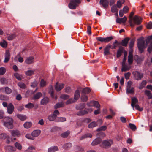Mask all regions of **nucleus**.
Segmentation results:
<instances>
[{"label":"nucleus","instance_id":"obj_48","mask_svg":"<svg viewBox=\"0 0 152 152\" xmlns=\"http://www.w3.org/2000/svg\"><path fill=\"white\" fill-rule=\"evenodd\" d=\"M72 145L70 143H67L66 144H65L63 148L65 149H67L72 147Z\"/></svg>","mask_w":152,"mask_h":152},{"label":"nucleus","instance_id":"obj_5","mask_svg":"<svg viewBox=\"0 0 152 152\" xmlns=\"http://www.w3.org/2000/svg\"><path fill=\"white\" fill-rule=\"evenodd\" d=\"M113 143L112 140H104L102 143V147L105 148H108L110 147L111 144Z\"/></svg>","mask_w":152,"mask_h":152},{"label":"nucleus","instance_id":"obj_18","mask_svg":"<svg viewBox=\"0 0 152 152\" xmlns=\"http://www.w3.org/2000/svg\"><path fill=\"white\" fill-rule=\"evenodd\" d=\"M34 61V58L32 56L27 57L25 61L26 64H28L33 63Z\"/></svg>","mask_w":152,"mask_h":152},{"label":"nucleus","instance_id":"obj_13","mask_svg":"<svg viewBox=\"0 0 152 152\" xmlns=\"http://www.w3.org/2000/svg\"><path fill=\"white\" fill-rule=\"evenodd\" d=\"M14 107L13 104L11 103H10L7 106V112L8 113L11 114L12 113L14 110Z\"/></svg>","mask_w":152,"mask_h":152},{"label":"nucleus","instance_id":"obj_47","mask_svg":"<svg viewBox=\"0 0 152 152\" xmlns=\"http://www.w3.org/2000/svg\"><path fill=\"white\" fill-rule=\"evenodd\" d=\"M66 121V118L64 117H58L56 120L55 121L57 122H64Z\"/></svg>","mask_w":152,"mask_h":152},{"label":"nucleus","instance_id":"obj_35","mask_svg":"<svg viewBox=\"0 0 152 152\" xmlns=\"http://www.w3.org/2000/svg\"><path fill=\"white\" fill-rule=\"evenodd\" d=\"M42 96V94L40 92H38L34 95L33 98L35 99H39Z\"/></svg>","mask_w":152,"mask_h":152},{"label":"nucleus","instance_id":"obj_9","mask_svg":"<svg viewBox=\"0 0 152 152\" xmlns=\"http://www.w3.org/2000/svg\"><path fill=\"white\" fill-rule=\"evenodd\" d=\"M87 105L88 106H94L97 108L100 107V104L99 102L95 101H91L87 103Z\"/></svg>","mask_w":152,"mask_h":152},{"label":"nucleus","instance_id":"obj_39","mask_svg":"<svg viewBox=\"0 0 152 152\" xmlns=\"http://www.w3.org/2000/svg\"><path fill=\"white\" fill-rule=\"evenodd\" d=\"M146 83L147 82L145 80H143L140 84V85L139 87V88L140 89H142L143 88L145 87L146 85Z\"/></svg>","mask_w":152,"mask_h":152},{"label":"nucleus","instance_id":"obj_2","mask_svg":"<svg viewBox=\"0 0 152 152\" xmlns=\"http://www.w3.org/2000/svg\"><path fill=\"white\" fill-rule=\"evenodd\" d=\"M145 42L143 39L141 38L138 39L137 47L140 53H142L144 52L145 47Z\"/></svg>","mask_w":152,"mask_h":152},{"label":"nucleus","instance_id":"obj_54","mask_svg":"<svg viewBox=\"0 0 152 152\" xmlns=\"http://www.w3.org/2000/svg\"><path fill=\"white\" fill-rule=\"evenodd\" d=\"M15 77L18 80H21L22 76L18 73H15L14 74Z\"/></svg>","mask_w":152,"mask_h":152},{"label":"nucleus","instance_id":"obj_20","mask_svg":"<svg viewBox=\"0 0 152 152\" xmlns=\"http://www.w3.org/2000/svg\"><path fill=\"white\" fill-rule=\"evenodd\" d=\"M127 20L126 17L124 16L122 18H117L116 20L117 23L121 24V23H125Z\"/></svg>","mask_w":152,"mask_h":152},{"label":"nucleus","instance_id":"obj_19","mask_svg":"<svg viewBox=\"0 0 152 152\" xmlns=\"http://www.w3.org/2000/svg\"><path fill=\"white\" fill-rule=\"evenodd\" d=\"M130 67L128 65L126 64V63H122V68L121 71L122 72H126L129 70Z\"/></svg>","mask_w":152,"mask_h":152},{"label":"nucleus","instance_id":"obj_16","mask_svg":"<svg viewBox=\"0 0 152 152\" xmlns=\"http://www.w3.org/2000/svg\"><path fill=\"white\" fill-rule=\"evenodd\" d=\"M10 57V53L9 50H7L5 52V59L4 61V63H7L9 60Z\"/></svg>","mask_w":152,"mask_h":152},{"label":"nucleus","instance_id":"obj_17","mask_svg":"<svg viewBox=\"0 0 152 152\" xmlns=\"http://www.w3.org/2000/svg\"><path fill=\"white\" fill-rule=\"evenodd\" d=\"M134 13L133 12H132L129 15V22L130 26L132 27L134 26V24L132 23V17L134 15Z\"/></svg>","mask_w":152,"mask_h":152},{"label":"nucleus","instance_id":"obj_57","mask_svg":"<svg viewBox=\"0 0 152 152\" xmlns=\"http://www.w3.org/2000/svg\"><path fill=\"white\" fill-rule=\"evenodd\" d=\"M127 52L126 51H124V58L123 59L122 63L124 64V63H126V62L127 59Z\"/></svg>","mask_w":152,"mask_h":152},{"label":"nucleus","instance_id":"obj_4","mask_svg":"<svg viewBox=\"0 0 152 152\" xmlns=\"http://www.w3.org/2000/svg\"><path fill=\"white\" fill-rule=\"evenodd\" d=\"M96 40L98 41L104 43H108L113 39L112 37L110 36L106 38L101 37H97L96 38Z\"/></svg>","mask_w":152,"mask_h":152},{"label":"nucleus","instance_id":"obj_24","mask_svg":"<svg viewBox=\"0 0 152 152\" xmlns=\"http://www.w3.org/2000/svg\"><path fill=\"white\" fill-rule=\"evenodd\" d=\"M5 149L6 150L11 152H13L15 151V148L12 146L7 145L5 147Z\"/></svg>","mask_w":152,"mask_h":152},{"label":"nucleus","instance_id":"obj_31","mask_svg":"<svg viewBox=\"0 0 152 152\" xmlns=\"http://www.w3.org/2000/svg\"><path fill=\"white\" fill-rule=\"evenodd\" d=\"M32 124L31 122H26L23 124L24 128L28 129L31 127Z\"/></svg>","mask_w":152,"mask_h":152},{"label":"nucleus","instance_id":"obj_43","mask_svg":"<svg viewBox=\"0 0 152 152\" xmlns=\"http://www.w3.org/2000/svg\"><path fill=\"white\" fill-rule=\"evenodd\" d=\"M70 134V132L69 131H67L66 132H64L62 133L61 135V136L63 138H65L67 137Z\"/></svg>","mask_w":152,"mask_h":152},{"label":"nucleus","instance_id":"obj_32","mask_svg":"<svg viewBox=\"0 0 152 152\" xmlns=\"http://www.w3.org/2000/svg\"><path fill=\"white\" fill-rule=\"evenodd\" d=\"M97 126V123L95 121H93L91 123L88 125V127L89 128H92L96 126Z\"/></svg>","mask_w":152,"mask_h":152},{"label":"nucleus","instance_id":"obj_53","mask_svg":"<svg viewBox=\"0 0 152 152\" xmlns=\"http://www.w3.org/2000/svg\"><path fill=\"white\" fill-rule=\"evenodd\" d=\"M129 126L130 128L132 131H135L136 129V127L135 125L131 123L129 124Z\"/></svg>","mask_w":152,"mask_h":152},{"label":"nucleus","instance_id":"obj_26","mask_svg":"<svg viewBox=\"0 0 152 152\" xmlns=\"http://www.w3.org/2000/svg\"><path fill=\"white\" fill-rule=\"evenodd\" d=\"M80 96V94L78 90H76L75 93L74 95V100L76 101L77 100Z\"/></svg>","mask_w":152,"mask_h":152},{"label":"nucleus","instance_id":"obj_64","mask_svg":"<svg viewBox=\"0 0 152 152\" xmlns=\"http://www.w3.org/2000/svg\"><path fill=\"white\" fill-rule=\"evenodd\" d=\"M147 51L149 53H151L152 51V41H151L150 44L149 45Z\"/></svg>","mask_w":152,"mask_h":152},{"label":"nucleus","instance_id":"obj_1","mask_svg":"<svg viewBox=\"0 0 152 152\" xmlns=\"http://www.w3.org/2000/svg\"><path fill=\"white\" fill-rule=\"evenodd\" d=\"M2 121L4 123V125L5 127L9 129L13 128V119L12 118L9 117H5L3 118Z\"/></svg>","mask_w":152,"mask_h":152},{"label":"nucleus","instance_id":"obj_34","mask_svg":"<svg viewBox=\"0 0 152 152\" xmlns=\"http://www.w3.org/2000/svg\"><path fill=\"white\" fill-rule=\"evenodd\" d=\"M35 70H28L25 72V74L27 76H31L34 73Z\"/></svg>","mask_w":152,"mask_h":152},{"label":"nucleus","instance_id":"obj_12","mask_svg":"<svg viewBox=\"0 0 152 152\" xmlns=\"http://www.w3.org/2000/svg\"><path fill=\"white\" fill-rule=\"evenodd\" d=\"M99 3L104 8H107L109 5V1L108 0H100Z\"/></svg>","mask_w":152,"mask_h":152},{"label":"nucleus","instance_id":"obj_27","mask_svg":"<svg viewBox=\"0 0 152 152\" xmlns=\"http://www.w3.org/2000/svg\"><path fill=\"white\" fill-rule=\"evenodd\" d=\"M58 150V148L57 146H52L49 148L48 149V152H55Z\"/></svg>","mask_w":152,"mask_h":152},{"label":"nucleus","instance_id":"obj_49","mask_svg":"<svg viewBox=\"0 0 152 152\" xmlns=\"http://www.w3.org/2000/svg\"><path fill=\"white\" fill-rule=\"evenodd\" d=\"M1 83L2 84H7L8 83L7 80L4 78H1L0 79Z\"/></svg>","mask_w":152,"mask_h":152},{"label":"nucleus","instance_id":"obj_62","mask_svg":"<svg viewBox=\"0 0 152 152\" xmlns=\"http://www.w3.org/2000/svg\"><path fill=\"white\" fill-rule=\"evenodd\" d=\"M75 102V101L73 99L71 98L66 102V104H68L74 103Z\"/></svg>","mask_w":152,"mask_h":152},{"label":"nucleus","instance_id":"obj_30","mask_svg":"<svg viewBox=\"0 0 152 152\" xmlns=\"http://www.w3.org/2000/svg\"><path fill=\"white\" fill-rule=\"evenodd\" d=\"M91 91L90 88L89 87H86L83 89L82 93L84 94H88Z\"/></svg>","mask_w":152,"mask_h":152},{"label":"nucleus","instance_id":"obj_23","mask_svg":"<svg viewBox=\"0 0 152 152\" xmlns=\"http://www.w3.org/2000/svg\"><path fill=\"white\" fill-rule=\"evenodd\" d=\"M41 131L40 130H34L31 133L32 137H38L40 134Z\"/></svg>","mask_w":152,"mask_h":152},{"label":"nucleus","instance_id":"obj_63","mask_svg":"<svg viewBox=\"0 0 152 152\" xmlns=\"http://www.w3.org/2000/svg\"><path fill=\"white\" fill-rule=\"evenodd\" d=\"M38 84L36 80H35L33 82L31 83V86L33 88H35L37 87Z\"/></svg>","mask_w":152,"mask_h":152},{"label":"nucleus","instance_id":"obj_40","mask_svg":"<svg viewBox=\"0 0 152 152\" xmlns=\"http://www.w3.org/2000/svg\"><path fill=\"white\" fill-rule=\"evenodd\" d=\"M88 113V112L85 110H82L77 113V115H83Z\"/></svg>","mask_w":152,"mask_h":152},{"label":"nucleus","instance_id":"obj_51","mask_svg":"<svg viewBox=\"0 0 152 152\" xmlns=\"http://www.w3.org/2000/svg\"><path fill=\"white\" fill-rule=\"evenodd\" d=\"M80 98L81 100L83 102H86L88 100V96L85 95H82Z\"/></svg>","mask_w":152,"mask_h":152},{"label":"nucleus","instance_id":"obj_15","mask_svg":"<svg viewBox=\"0 0 152 152\" xmlns=\"http://www.w3.org/2000/svg\"><path fill=\"white\" fill-rule=\"evenodd\" d=\"M64 87V84H59L58 83H57L56 85L55 89L56 91H59L63 88Z\"/></svg>","mask_w":152,"mask_h":152},{"label":"nucleus","instance_id":"obj_55","mask_svg":"<svg viewBox=\"0 0 152 152\" xmlns=\"http://www.w3.org/2000/svg\"><path fill=\"white\" fill-rule=\"evenodd\" d=\"M6 69L5 68L3 67L0 68V75H4L6 72Z\"/></svg>","mask_w":152,"mask_h":152},{"label":"nucleus","instance_id":"obj_44","mask_svg":"<svg viewBox=\"0 0 152 152\" xmlns=\"http://www.w3.org/2000/svg\"><path fill=\"white\" fill-rule=\"evenodd\" d=\"M18 86L22 89H25L26 88V85L23 82H20L18 83Z\"/></svg>","mask_w":152,"mask_h":152},{"label":"nucleus","instance_id":"obj_7","mask_svg":"<svg viewBox=\"0 0 152 152\" xmlns=\"http://www.w3.org/2000/svg\"><path fill=\"white\" fill-rule=\"evenodd\" d=\"M142 19L140 17H139L137 15L135 16L133 18L132 20L133 21L134 23H133L135 24L139 25L142 22Z\"/></svg>","mask_w":152,"mask_h":152},{"label":"nucleus","instance_id":"obj_52","mask_svg":"<svg viewBox=\"0 0 152 152\" xmlns=\"http://www.w3.org/2000/svg\"><path fill=\"white\" fill-rule=\"evenodd\" d=\"M15 146L17 149L19 150H21L22 148L21 145L18 142H16L15 144Z\"/></svg>","mask_w":152,"mask_h":152},{"label":"nucleus","instance_id":"obj_25","mask_svg":"<svg viewBox=\"0 0 152 152\" xmlns=\"http://www.w3.org/2000/svg\"><path fill=\"white\" fill-rule=\"evenodd\" d=\"M138 102V99L136 97H133L132 98V102L131 104V106L134 107L136 104Z\"/></svg>","mask_w":152,"mask_h":152},{"label":"nucleus","instance_id":"obj_11","mask_svg":"<svg viewBox=\"0 0 152 152\" xmlns=\"http://www.w3.org/2000/svg\"><path fill=\"white\" fill-rule=\"evenodd\" d=\"M111 45L108 44L107 45L104 49V55H107L110 54V49L111 48Z\"/></svg>","mask_w":152,"mask_h":152},{"label":"nucleus","instance_id":"obj_10","mask_svg":"<svg viewBox=\"0 0 152 152\" xmlns=\"http://www.w3.org/2000/svg\"><path fill=\"white\" fill-rule=\"evenodd\" d=\"M13 137H20L21 136L20 132L18 130H13L10 131Z\"/></svg>","mask_w":152,"mask_h":152},{"label":"nucleus","instance_id":"obj_42","mask_svg":"<svg viewBox=\"0 0 152 152\" xmlns=\"http://www.w3.org/2000/svg\"><path fill=\"white\" fill-rule=\"evenodd\" d=\"M46 82L43 79H42L40 81V86L41 87H43L46 85Z\"/></svg>","mask_w":152,"mask_h":152},{"label":"nucleus","instance_id":"obj_28","mask_svg":"<svg viewBox=\"0 0 152 152\" xmlns=\"http://www.w3.org/2000/svg\"><path fill=\"white\" fill-rule=\"evenodd\" d=\"M111 11L112 13H115L117 15L118 12V10L117 8L116 4H115L111 8Z\"/></svg>","mask_w":152,"mask_h":152},{"label":"nucleus","instance_id":"obj_6","mask_svg":"<svg viewBox=\"0 0 152 152\" xmlns=\"http://www.w3.org/2000/svg\"><path fill=\"white\" fill-rule=\"evenodd\" d=\"M133 50H130L129 52V55L128 57V62L129 65H132L133 62Z\"/></svg>","mask_w":152,"mask_h":152},{"label":"nucleus","instance_id":"obj_59","mask_svg":"<svg viewBox=\"0 0 152 152\" xmlns=\"http://www.w3.org/2000/svg\"><path fill=\"white\" fill-rule=\"evenodd\" d=\"M69 97V96L66 94H62L60 96V98L64 100L68 99Z\"/></svg>","mask_w":152,"mask_h":152},{"label":"nucleus","instance_id":"obj_29","mask_svg":"<svg viewBox=\"0 0 152 152\" xmlns=\"http://www.w3.org/2000/svg\"><path fill=\"white\" fill-rule=\"evenodd\" d=\"M49 100L48 98L47 97H45L41 100V104L42 105H45L48 103Z\"/></svg>","mask_w":152,"mask_h":152},{"label":"nucleus","instance_id":"obj_45","mask_svg":"<svg viewBox=\"0 0 152 152\" xmlns=\"http://www.w3.org/2000/svg\"><path fill=\"white\" fill-rule=\"evenodd\" d=\"M8 136L6 134L2 133L0 134V139L1 140H5L8 137Z\"/></svg>","mask_w":152,"mask_h":152},{"label":"nucleus","instance_id":"obj_41","mask_svg":"<svg viewBox=\"0 0 152 152\" xmlns=\"http://www.w3.org/2000/svg\"><path fill=\"white\" fill-rule=\"evenodd\" d=\"M64 106V103L63 102L58 103H57L54 106L55 109H57L60 107H63Z\"/></svg>","mask_w":152,"mask_h":152},{"label":"nucleus","instance_id":"obj_61","mask_svg":"<svg viewBox=\"0 0 152 152\" xmlns=\"http://www.w3.org/2000/svg\"><path fill=\"white\" fill-rule=\"evenodd\" d=\"M107 129V127L106 126H103L100 127L97 129L98 131H103L106 130Z\"/></svg>","mask_w":152,"mask_h":152},{"label":"nucleus","instance_id":"obj_21","mask_svg":"<svg viewBox=\"0 0 152 152\" xmlns=\"http://www.w3.org/2000/svg\"><path fill=\"white\" fill-rule=\"evenodd\" d=\"M102 141V139L100 138H97L94 140L91 143V145L93 146L99 144Z\"/></svg>","mask_w":152,"mask_h":152},{"label":"nucleus","instance_id":"obj_8","mask_svg":"<svg viewBox=\"0 0 152 152\" xmlns=\"http://www.w3.org/2000/svg\"><path fill=\"white\" fill-rule=\"evenodd\" d=\"M132 74L134 76L135 79L137 80H141L143 77V75L137 71H134Z\"/></svg>","mask_w":152,"mask_h":152},{"label":"nucleus","instance_id":"obj_22","mask_svg":"<svg viewBox=\"0 0 152 152\" xmlns=\"http://www.w3.org/2000/svg\"><path fill=\"white\" fill-rule=\"evenodd\" d=\"M124 48L123 47L120 46L117 52L116 56L118 58L120 57L122 55V53L123 52Z\"/></svg>","mask_w":152,"mask_h":152},{"label":"nucleus","instance_id":"obj_46","mask_svg":"<svg viewBox=\"0 0 152 152\" xmlns=\"http://www.w3.org/2000/svg\"><path fill=\"white\" fill-rule=\"evenodd\" d=\"M4 90L5 93L7 94H10L12 92V91L11 89L8 87H5Z\"/></svg>","mask_w":152,"mask_h":152},{"label":"nucleus","instance_id":"obj_33","mask_svg":"<svg viewBox=\"0 0 152 152\" xmlns=\"http://www.w3.org/2000/svg\"><path fill=\"white\" fill-rule=\"evenodd\" d=\"M57 117V115H55L52 114L48 116V119L50 121H53L55 120H56Z\"/></svg>","mask_w":152,"mask_h":152},{"label":"nucleus","instance_id":"obj_38","mask_svg":"<svg viewBox=\"0 0 152 152\" xmlns=\"http://www.w3.org/2000/svg\"><path fill=\"white\" fill-rule=\"evenodd\" d=\"M7 42L5 40H3V41L0 42V45L3 48H6L7 46Z\"/></svg>","mask_w":152,"mask_h":152},{"label":"nucleus","instance_id":"obj_3","mask_svg":"<svg viewBox=\"0 0 152 152\" xmlns=\"http://www.w3.org/2000/svg\"><path fill=\"white\" fill-rule=\"evenodd\" d=\"M80 2V0H71L68 5L69 7L71 9H75L76 7Z\"/></svg>","mask_w":152,"mask_h":152},{"label":"nucleus","instance_id":"obj_60","mask_svg":"<svg viewBox=\"0 0 152 152\" xmlns=\"http://www.w3.org/2000/svg\"><path fill=\"white\" fill-rule=\"evenodd\" d=\"M16 37L15 34H12L9 35L7 37V39L9 40H12Z\"/></svg>","mask_w":152,"mask_h":152},{"label":"nucleus","instance_id":"obj_36","mask_svg":"<svg viewBox=\"0 0 152 152\" xmlns=\"http://www.w3.org/2000/svg\"><path fill=\"white\" fill-rule=\"evenodd\" d=\"M17 117L20 120L22 121H24L26 119L27 117L26 115H23L21 114H18L17 115Z\"/></svg>","mask_w":152,"mask_h":152},{"label":"nucleus","instance_id":"obj_58","mask_svg":"<svg viewBox=\"0 0 152 152\" xmlns=\"http://www.w3.org/2000/svg\"><path fill=\"white\" fill-rule=\"evenodd\" d=\"M121 1L122 3H121L119 1H118L117 2V4H116L117 7L118 8H121V7L122 6V4L124 2V1L123 0Z\"/></svg>","mask_w":152,"mask_h":152},{"label":"nucleus","instance_id":"obj_56","mask_svg":"<svg viewBox=\"0 0 152 152\" xmlns=\"http://www.w3.org/2000/svg\"><path fill=\"white\" fill-rule=\"evenodd\" d=\"M8 99V97H7L6 96L2 94L0 95V100H6Z\"/></svg>","mask_w":152,"mask_h":152},{"label":"nucleus","instance_id":"obj_50","mask_svg":"<svg viewBox=\"0 0 152 152\" xmlns=\"http://www.w3.org/2000/svg\"><path fill=\"white\" fill-rule=\"evenodd\" d=\"M126 92L128 94H132L134 92V89L133 87H131L130 88L126 89Z\"/></svg>","mask_w":152,"mask_h":152},{"label":"nucleus","instance_id":"obj_37","mask_svg":"<svg viewBox=\"0 0 152 152\" xmlns=\"http://www.w3.org/2000/svg\"><path fill=\"white\" fill-rule=\"evenodd\" d=\"M120 44V42H118L117 40H115L113 43V46L111 47L112 49H115Z\"/></svg>","mask_w":152,"mask_h":152},{"label":"nucleus","instance_id":"obj_14","mask_svg":"<svg viewBox=\"0 0 152 152\" xmlns=\"http://www.w3.org/2000/svg\"><path fill=\"white\" fill-rule=\"evenodd\" d=\"M130 39V38L129 37H126L125 38L120 42V45H121L123 46L126 47L127 46L128 42Z\"/></svg>","mask_w":152,"mask_h":152}]
</instances>
